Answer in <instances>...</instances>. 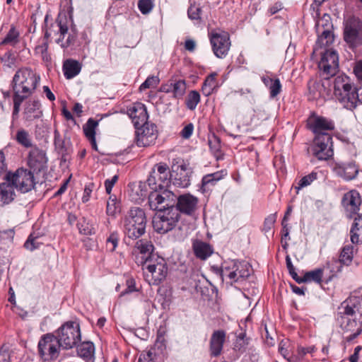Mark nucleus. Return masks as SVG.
I'll use <instances>...</instances> for the list:
<instances>
[{"instance_id": "15", "label": "nucleus", "mask_w": 362, "mask_h": 362, "mask_svg": "<svg viewBox=\"0 0 362 362\" xmlns=\"http://www.w3.org/2000/svg\"><path fill=\"white\" fill-rule=\"evenodd\" d=\"M180 214L175 206L160 207V233L171 230L177 223Z\"/></svg>"}, {"instance_id": "6", "label": "nucleus", "mask_w": 362, "mask_h": 362, "mask_svg": "<svg viewBox=\"0 0 362 362\" xmlns=\"http://www.w3.org/2000/svg\"><path fill=\"white\" fill-rule=\"evenodd\" d=\"M124 233L132 240H136L146 232V217L144 211L139 207H132L124 218Z\"/></svg>"}, {"instance_id": "2", "label": "nucleus", "mask_w": 362, "mask_h": 362, "mask_svg": "<svg viewBox=\"0 0 362 362\" xmlns=\"http://www.w3.org/2000/svg\"><path fill=\"white\" fill-rule=\"evenodd\" d=\"M337 322L347 335L349 342L356 339L362 331V296L352 294L339 308Z\"/></svg>"}, {"instance_id": "39", "label": "nucleus", "mask_w": 362, "mask_h": 362, "mask_svg": "<svg viewBox=\"0 0 362 362\" xmlns=\"http://www.w3.org/2000/svg\"><path fill=\"white\" fill-rule=\"evenodd\" d=\"M160 301L164 310H168L172 303V288L169 286L160 287Z\"/></svg>"}, {"instance_id": "26", "label": "nucleus", "mask_w": 362, "mask_h": 362, "mask_svg": "<svg viewBox=\"0 0 362 362\" xmlns=\"http://www.w3.org/2000/svg\"><path fill=\"white\" fill-rule=\"evenodd\" d=\"M186 83L182 79H171L167 83L160 87V91L173 93V96L177 98H182L186 91Z\"/></svg>"}, {"instance_id": "1", "label": "nucleus", "mask_w": 362, "mask_h": 362, "mask_svg": "<svg viewBox=\"0 0 362 362\" xmlns=\"http://www.w3.org/2000/svg\"><path fill=\"white\" fill-rule=\"evenodd\" d=\"M40 83V76L28 66L19 68L11 81L10 87L13 94V116H17L22 103L35 92Z\"/></svg>"}, {"instance_id": "52", "label": "nucleus", "mask_w": 362, "mask_h": 362, "mask_svg": "<svg viewBox=\"0 0 362 362\" xmlns=\"http://www.w3.org/2000/svg\"><path fill=\"white\" fill-rule=\"evenodd\" d=\"M154 4L153 0H139L138 8L144 15L148 14L153 9Z\"/></svg>"}, {"instance_id": "48", "label": "nucleus", "mask_w": 362, "mask_h": 362, "mask_svg": "<svg viewBox=\"0 0 362 362\" xmlns=\"http://www.w3.org/2000/svg\"><path fill=\"white\" fill-rule=\"evenodd\" d=\"M210 150L216 157V160L223 159V154L221 151V145L219 139L216 136H213L212 139L209 140Z\"/></svg>"}, {"instance_id": "7", "label": "nucleus", "mask_w": 362, "mask_h": 362, "mask_svg": "<svg viewBox=\"0 0 362 362\" xmlns=\"http://www.w3.org/2000/svg\"><path fill=\"white\" fill-rule=\"evenodd\" d=\"M63 349H71L81 339L79 323L76 321H67L53 332Z\"/></svg>"}, {"instance_id": "30", "label": "nucleus", "mask_w": 362, "mask_h": 362, "mask_svg": "<svg viewBox=\"0 0 362 362\" xmlns=\"http://www.w3.org/2000/svg\"><path fill=\"white\" fill-rule=\"evenodd\" d=\"M227 175L226 170H220L214 173L204 175L202 179V185L200 189L203 193L211 189L219 180H222Z\"/></svg>"}, {"instance_id": "24", "label": "nucleus", "mask_w": 362, "mask_h": 362, "mask_svg": "<svg viewBox=\"0 0 362 362\" xmlns=\"http://www.w3.org/2000/svg\"><path fill=\"white\" fill-rule=\"evenodd\" d=\"M154 246L146 240H139L134 245L133 254H141L142 260L141 264H146L148 262L152 261L154 254Z\"/></svg>"}, {"instance_id": "58", "label": "nucleus", "mask_w": 362, "mask_h": 362, "mask_svg": "<svg viewBox=\"0 0 362 362\" xmlns=\"http://www.w3.org/2000/svg\"><path fill=\"white\" fill-rule=\"evenodd\" d=\"M126 286L127 288H125V290L120 293V296H123L126 294L138 291L137 288H136L135 279L132 277L127 279Z\"/></svg>"}, {"instance_id": "55", "label": "nucleus", "mask_w": 362, "mask_h": 362, "mask_svg": "<svg viewBox=\"0 0 362 362\" xmlns=\"http://www.w3.org/2000/svg\"><path fill=\"white\" fill-rule=\"evenodd\" d=\"M37 237H33V235L31 234L29 235L28 238L24 243V247L30 251H33L35 249H37L40 247L41 243H40L37 240Z\"/></svg>"}, {"instance_id": "44", "label": "nucleus", "mask_w": 362, "mask_h": 362, "mask_svg": "<svg viewBox=\"0 0 362 362\" xmlns=\"http://www.w3.org/2000/svg\"><path fill=\"white\" fill-rule=\"evenodd\" d=\"M17 142L25 148L32 146V140L27 131L25 129H20L17 132L16 135Z\"/></svg>"}, {"instance_id": "50", "label": "nucleus", "mask_w": 362, "mask_h": 362, "mask_svg": "<svg viewBox=\"0 0 362 362\" xmlns=\"http://www.w3.org/2000/svg\"><path fill=\"white\" fill-rule=\"evenodd\" d=\"M119 209V203L115 196L110 195L107 202L106 212L109 216H115Z\"/></svg>"}, {"instance_id": "21", "label": "nucleus", "mask_w": 362, "mask_h": 362, "mask_svg": "<svg viewBox=\"0 0 362 362\" xmlns=\"http://www.w3.org/2000/svg\"><path fill=\"white\" fill-rule=\"evenodd\" d=\"M341 202L346 212L351 217L352 215L356 214L360 209L361 196L356 190H351L344 195Z\"/></svg>"}, {"instance_id": "60", "label": "nucleus", "mask_w": 362, "mask_h": 362, "mask_svg": "<svg viewBox=\"0 0 362 362\" xmlns=\"http://www.w3.org/2000/svg\"><path fill=\"white\" fill-rule=\"evenodd\" d=\"M194 126L192 123L187 124L181 131L180 136L183 139H189L193 133Z\"/></svg>"}, {"instance_id": "25", "label": "nucleus", "mask_w": 362, "mask_h": 362, "mask_svg": "<svg viewBox=\"0 0 362 362\" xmlns=\"http://www.w3.org/2000/svg\"><path fill=\"white\" fill-rule=\"evenodd\" d=\"M226 341V332L222 329L214 331L209 342V352L211 357L221 355Z\"/></svg>"}, {"instance_id": "11", "label": "nucleus", "mask_w": 362, "mask_h": 362, "mask_svg": "<svg viewBox=\"0 0 362 362\" xmlns=\"http://www.w3.org/2000/svg\"><path fill=\"white\" fill-rule=\"evenodd\" d=\"M208 35L214 55L219 59L225 58L228 54L231 45L228 33L212 30L209 32Z\"/></svg>"}, {"instance_id": "17", "label": "nucleus", "mask_w": 362, "mask_h": 362, "mask_svg": "<svg viewBox=\"0 0 362 362\" xmlns=\"http://www.w3.org/2000/svg\"><path fill=\"white\" fill-rule=\"evenodd\" d=\"M156 168L158 170V164H155L147 180L148 187V204L150 209L158 212V185L157 184V175Z\"/></svg>"}, {"instance_id": "47", "label": "nucleus", "mask_w": 362, "mask_h": 362, "mask_svg": "<svg viewBox=\"0 0 362 362\" xmlns=\"http://www.w3.org/2000/svg\"><path fill=\"white\" fill-rule=\"evenodd\" d=\"M317 173L312 172L308 175L303 176L298 182L297 185L295 186V189L298 191L305 187L309 186L313 181L317 180Z\"/></svg>"}, {"instance_id": "34", "label": "nucleus", "mask_w": 362, "mask_h": 362, "mask_svg": "<svg viewBox=\"0 0 362 362\" xmlns=\"http://www.w3.org/2000/svg\"><path fill=\"white\" fill-rule=\"evenodd\" d=\"M192 247L195 256L201 259H206L213 252L209 244L200 240H195L193 243Z\"/></svg>"}, {"instance_id": "37", "label": "nucleus", "mask_w": 362, "mask_h": 362, "mask_svg": "<svg viewBox=\"0 0 362 362\" xmlns=\"http://www.w3.org/2000/svg\"><path fill=\"white\" fill-rule=\"evenodd\" d=\"M235 277L231 279L230 282H238L250 276V266L248 263L245 262H240L237 260V264L234 268Z\"/></svg>"}, {"instance_id": "10", "label": "nucleus", "mask_w": 362, "mask_h": 362, "mask_svg": "<svg viewBox=\"0 0 362 362\" xmlns=\"http://www.w3.org/2000/svg\"><path fill=\"white\" fill-rule=\"evenodd\" d=\"M62 347L54 333L43 334L37 344L38 354L45 361H55Z\"/></svg>"}, {"instance_id": "5", "label": "nucleus", "mask_w": 362, "mask_h": 362, "mask_svg": "<svg viewBox=\"0 0 362 362\" xmlns=\"http://www.w3.org/2000/svg\"><path fill=\"white\" fill-rule=\"evenodd\" d=\"M334 95L336 100L348 110L354 109L358 102L362 103V88L353 87L349 78L345 75L334 78Z\"/></svg>"}, {"instance_id": "33", "label": "nucleus", "mask_w": 362, "mask_h": 362, "mask_svg": "<svg viewBox=\"0 0 362 362\" xmlns=\"http://www.w3.org/2000/svg\"><path fill=\"white\" fill-rule=\"evenodd\" d=\"M20 32L14 25H11L5 37L0 42V46L15 47L20 42Z\"/></svg>"}, {"instance_id": "23", "label": "nucleus", "mask_w": 362, "mask_h": 362, "mask_svg": "<svg viewBox=\"0 0 362 362\" xmlns=\"http://www.w3.org/2000/svg\"><path fill=\"white\" fill-rule=\"evenodd\" d=\"M334 173L345 180H351L358 173V166L354 162L337 163L333 168Z\"/></svg>"}, {"instance_id": "8", "label": "nucleus", "mask_w": 362, "mask_h": 362, "mask_svg": "<svg viewBox=\"0 0 362 362\" xmlns=\"http://www.w3.org/2000/svg\"><path fill=\"white\" fill-rule=\"evenodd\" d=\"M4 180L11 182L14 187L21 193L31 191L35 185L33 173L28 169L20 168L14 172L6 173Z\"/></svg>"}, {"instance_id": "27", "label": "nucleus", "mask_w": 362, "mask_h": 362, "mask_svg": "<svg viewBox=\"0 0 362 362\" xmlns=\"http://www.w3.org/2000/svg\"><path fill=\"white\" fill-rule=\"evenodd\" d=\"M15 189L11 182L7 180L0 183V206L8 205L15 200Z\"/></svg>"}, {"instance_id": "41", "label": "nucleus", "mask_w": 362, "mask_h": 362, "mask_svg": "<svg viewBox=\"0 0 362 362\" xmlns=\"http://www.w3.org/2000/svg\"><path fill=\"white\" fill-rule=\"evenodd\" d=\"M324 274L323 269H316L310 272H307L303 275V283L315 282L321 284Z\"/></svg>"}, {"instance_id": "49", "label": "nucleus", "mask_w": 362, "mask_h": 362, "mask_svg": "<svg viewBox=\"0 0 362 362\" xmlns=\"http://www.w3.org/2000/svg\"><path fill=\"white\" fill-rule=\"evenodd\" d=\"M0 59L4 66L13 68L16 66V56L12 50L7 51L0 57Z\"/></svg>"}, {"instance_id": "16", "label": "nucleus", "mask_w": 362, "mask_h": 362, "mask_svg": "<svg viewBox=\"0 0 362 362\" xmlns=\"http://www.w3.org/2000/svg\"><path fill=\"white\" fill-rule=\"evenodd\" d=\"M157 127L146 122L145 126L136 129V143L138 146H148L154 144L157 139Z\"/></svg>"}, {"instance_id": "42", "label": "nucleus", "mask_w": 362, "mask_h": 362, "mask_svg": "<svg viewBox=\"0 0 362 362\" xmlns=\"http://www.w3.org/2000/svg\"><path fill=\"white\" fill-rule=\"evenodd\" d=\"M98 122L93 118H89L83 127L84 134L88 139L95 138V129Z\"/></svg>"}, {"instance_id": "20", "label": "nucleus", "mask_w": 362, "mask_h": 362, "mask_svg": "<svg viewBox=\"0 0 362 362\" xmlns=\"http://www.w3.org/2000/svg\"><path fill=\"white\" fill-rule=\"evenodd\" d=\"M198 202L196 197L190 194H185L177 197L175 207L178 212L191 216L196 211Z\"/></svg>"}, {"instance_id": "57", "label": "nucleus", "mask_w": 362, "mask_h": 362, "mask_svg": "<svg viewBox=\"0 0 362 362\" xmlns=\"http://www.w3.org/2000/svg\"><path fill=\"white\" fill-rule=\"evenodd\" d=\"M278 351L288 362L291 361L290 358H288V341L287 340H281L280 341L279 344Z\"/></svg>"}, {"instance_id": "59", "label": "nucleus", "mask_w": 362, "mask_h": 362, "mask_svg": "<svg viewBox=\"0 0 362 362\" xmlns=\"http://www.w3.org/2000/svg\"><path fill=\"white\" fill-rule=\"evenodd\" d=\"M118 179L119 175H115L111 179H107L105 181V187L107 194H110L112 187H114L115 184L117 182Z\"/></svg>"}, {"instance_id": "56", "label": "nucleus", "mask_w": 362, "mask_h": 362, "mask_svg": "<svg viewBox=\"0 0 362 362\" xmlns=\"http://www.w3.org/2000/svg\"><path fill=\"white\" fill-rule=\"evenodd\" d=\"M138 362H157V356L155 349L149 350L146 354H141Z\"/></svg>"}, {"instance_id": "12", "label": "nucleus", "mask_w": 362, "mask_h": 362, "mask_svg": "<svg viewBox=\"0 0 362 362\" xmlns=\"http://www.w3.org/2000/svg\"><path fill=\"white\" fill-rule=\"evenodd\" d=\"M312 151L319 160H327L333 154L332 137L330 134H318L313 140Z\"/></svg>"}, {"instance_id": "53", "label": "nucleus", "mask_w": 362, "mask_h": 362, "mask_svg": "<svg viewBox=\"0 0 362 362\" xmlns=\"http://www.w3.org/2000/svg\"><path fill=\"white\" fill-rule=\"evenodd\" d=\"M78 229L80 230V233L88 235H92L95 233V228L94 227L90 224L88 221H86V219H83L82 221H80L78 223Z\"/></svg>"}, {"instance_id": "32", "label": "nucleus", "mask_w": 362, "mask_h": 362, "mask_svg": "<svg viewBox=\"0 0 362 362\" xmlns=\"http://www.w3.org/2000/svg\"><path fill=\"white\" fill-rule=\"evenodd\" d=\"M81 70V64L75 59H68L63 62L62 71L66 79L76 76Z\"/></svg>"}, {"instance_id": "18", "label": "nucleus", "mask_w": 362, "mask_h": 362, "mask_svg": "<svg viewBox=\"0 0 362 362\" xmlns=\"http://www.w3.org/2000/svg\"><path fill=\"white\" fill-rule=\"evenodd\" d=\"M48 158L44 150L33 148L28 154V165L33 171L40 173L47 168Z\"/></svg>"}, {"instance_id": "38", "label": "nucleus", "mask_w": 362, "mask_h": 362, "mask_svg": "<svg viewBox=\"0 0 362 362\" xmlns=\"http://www.w3.org/2000/svg\"><path fill=\"white\" fill-rule=\"evenodd\" d=\"M95 346L91 341H83L77 346L78 355L84 359L90 360L94 354Z\"/></svg>"}, {"instance_id": "22", "label": "nucleus", "mask_w": 362, "mask_h": 362, "mask_svg": "<svg viewBox=\"0 0 362 362\" xmlns=\"http://www.w3.org/2000/svg\"><path fill=\"white\" fill-rule=\"evenodd\" d=\"M23 119L25 122L31 123L39 119L42 116L41 103L37 100H30L26 101L23 109Z\"/></svg>"}, {"instance_id": "36", "label": "nucleus", "mask_w": 362, "mask_h": 362, "mask_svg": "<svg viewBox=\"0 0 362 362\" xmlns=\"http://www.w3.org/2000/svg\"><path fill=\"white\" fill-rule=\"evenodd\" d=\"M235 264H237L236 259H228L222 262L219 272L223 279H228L230 281L231 279L235 277V269L234 270Z\"/></svg>"}, {"instance_id": "64", "label": "nucleus", "mask_w": 362, "mask_h": 362, "mask_svg": "<svg viewBox=\"0 0 362 362\" xmlns=\"http://www.w3.org/2000/svg\"><path fill=\"white\" fill-rule=\"evenodd\" d=\"M354 71L356 77L362 81V60L356 62Z\"/></svg>"}, {"instance_id": "43", "label": "nucleus", "mask_w": 362, "mask_h": 362, "mask_svg": "<svg viewBox=\"0 0 362 362\" xmlns=\"http://www.w3.org/2000/svg\"><path fill=\"white\" fill-rule=\"evenodd\" d=\"M202 8L200 6H197L195 4H191L190 6L187 9L188 18L195 21L196 24L202 23Z\"/></svg>"}, {"instance_id": "61", "label": "nucleus", "mask_w": 362, "mask_h": 362, "mask_svg": "<svg viewBox=\"0 0 362 362\" xmlns=\"http://www.w3.org/2000/svg\"><path fill=\"white\" fill-rule=\"evenodd\" d=\"M322 87V84H320V83H317L315 81H313V82L310 81L308 83V88L310 90V92L313 93L314 97H320V96H321L320 93L319 92L317 93L315 91V90H317V89H319V88H320Z\"/></svg>"}, {"instance_id": "62", "label": "nucleus", "mask_w": 362, "mask_h": 362, "mask_svg": "<svg viewBox=\"0 0 362 362\" xmlns=\"http://www.w3.org/2000/svg\"><path fill=\"white\" fill-rule=\"evenodd\" d=\"M156 78L154 76H150L146 78V80L140 86L139 90L140 91H143L146 88H149L153 86L156 83Z\"/></svg>"}, {"instance_id": "9", "label": "nucleus", "mask_w": 362, "mask_h": 362, "mask_svg": "<svg viewBox=\"0 0 362 362\" xmlns=\"http://www.w3.org/2000/svg\"><path fill=\"white\" fill-rule=\"evenodd\" d=\"M344 40L352 49L362 45V21L359 18L350 16L344 19Z\"/></svg>"}, {"instance_id": "46", "label": "nucleus", "mask_w": 362, "mask_h": 362, "mask_svg": "<svg viewBox=\"0 0 362 362\" xmlns=\"http://www.w3.org/2000/svg\"><path fill=\"white\" fill-rule=\"evenodd\" d=\"M354 247L352 245H345L341 252L339 256L340 262L344 264L349 265L353 259Z\"/></svg>"}, {"instance_id": "54", "label": "nucleus", "mask_w": 362, "mask_h": 362, "mask_svg": "<svg viewBox=\"0 0 362 362\" xmlns=\"http://www.w3.org/2000/svg\"><path fill=\"white\" fill-rule=\"evenodd\" d=\"M281 83L280 80L277 78H275L273 82L268 87L269 90V95L270 98H274L276 97L281 91Z\"/></svg>"}, {"instance_id": "3", "label": "nucleus", "mask_w": 362, "mask_h": 362, "mask_svg": "<svg viewBox=\"0 0 362 362\" xmlns=\"http://www.w3.org/2000/svg\"><path fill=\"white\" fill-rule=\"evenodd\" d=\"M70 23L71 20L68 19L66 14H59L56 21L46 29L44 39L35 47V52L42 54L45 59V55L47 54L48 49L47 39L52 35L57 36L55 42L62 48L66 49L74 45L77 39V33L74 28H71L69 31Z\"/></svg>"}, {"instance_id": "51", "label": "nucleus", "mask_w": 362, "mask_h": 362, "mask_svg": "<svg viewBox=\"0 0 362 362\" xmlns=\"http://www.w3.org/2000/svg\"><path fill=\"white\" fill-rule=\"evenodd\" d=\"M119 239V234L117 232L111 233L106 240V250L111 252L115 251L117 247Z\"/></svg>"}, {"instance_id": "29", "label": "nucleus", "mask_w": 362, "mask_h": 362, "mask_svg": "<svg viewBox=\"0 0 362 362\" xmlns=\"http://www.w3.org/2000/svg\"><path fill=\"white\" fill-rule=\"evenodd\" d=\"M148 193L145 183L140 182L139 184H130L128 185V196L134 203H141Z\"/></svg>"}, {"instance_id": "31", "label": "nucleus", "mask_w": 362, "mask_h": 362, "mask_svg": "<svg viewBox=\"0 0 362 362\" xmlns=\"http://www.w3.org/2000/svg\"><path fill=\"white\" fill-rule=\"evenodd\" d=\"M166 185L163 182L160 183V207L166 208L175 206L177 197L172 191L163 189Z\"/></svg>"}, {"instance_id": "14", "label": "nucleus", "mask_w": 362, "mask_h": 362, "mask_svg": "<svg viewBox=\"0 0 362 362\" xmlns=\"http://www.w3.org/2000/svg\"><path fill=\"white\" fill-rule=\"evenodd\" d=\"M338 60V55L335 51L327 49L323 53L318 66L322 71L325 79L336 74L339 67Z\"/></svg>"}, {"instance_id": "13", "label": "nucleus", "mask_w": 362, "mask_h": 362, "mask_svg": "<svg viewBox=\"0 0 362 362\" xmlns=\"http://www.w3.org/2000/svg\"><path fill=\"white\" fill-rule=\"evenodd\" d=\"M332 28L330 17L327 14H325L322 19L316 22V28L318 33V37L315 44L317 47H325L333 42L334 35L331 31Z\"/></svg>"}, {"instance_id": "63", "label": "nucleus", "mask_w": 362, "mask_h": 362, "mask_svg": "<svg viewBox=\"0 0 362 362\" xmlns=\"http://www.w3.org/2000/svg\"><path fill=\"white\" fill-rule=\"evenodd\" d=\"M316 351L315 346H310L308 347L299 346L298 348V353L301 356H305L307 354H313Z\"/></svg>"}, {"instance_id": "40", "label": "nucleus", "mask_w": 362, "mask_h": 362, "mask_svg": "<svg viewBox=\"0 0 362 362\" xmlns=\"http://www.w3.org/2000/svg\"><path fill=\"white\" fill-rule=\"evenodd\" d=\"M216 76L217 74L216 73H212L206 78L202 87V93L205 95L208 96L211 95L213 90L216 88L218 84Z\"/></svg>"}, {"instance_id": "4", "label": "nucleus", "mask_w": 362, "mask_h": 362, "mask_svg": "<svg viewBox=\"0 0 362 362\" xmlns=\"http://www.w3.org/2000/svg\"><path fill=\"white\" fill-rule=\"evenodd\" d=\"M162 157L167 158L169 160L171 159V172L170 177H168L167 170L169 167L166 163H160V181L163 182V185L168 186L173 180V185L179 187L185 188L190 185V177L192 173V168L188 164L177 155L174 154L173 151H162Z\"/></svg>"}, {"instance_id": "19", "label": "nucleus", "mask_w": 362, "mask_h": 362, "mask_svg": "<svg viewBox=\"0 0 362 362\" xmlns=\"http://www.w3.org/2000/svg\"><path fill=\"white\" fill-rule=\"evenodd\" d=\"M127 115L131 118L135 129L145 126L148 119V114L145 105L141 103H135L127 107Z\"/></svg>"}, {"instance_id": "35", "label": "nucleus", "mask_w": 362, "mask_h": 362, "mask_svg": "<svg viewBox=\"0 0 362 362\" xmlns=\"http://www.w3.org/2000/svg\"><path fill=\"white\" fill-rule=\"evenodd\" d=\"M351 241L354 244L362 243V215H358L350 230Z\"/></svg>"}, {"instance_id": "28", "label": "nucleus", "mask_w": 362, "mask_h": 362, "mask_svg": "<svg viewBox=\"0 0 362 362\" xmlns=\"http://www.w3.org/2000/svg\"><path fill=\"white\" fill-rule=\"evenodd\" d=\"M310 129L317 135L318 134H328L326 131L334 129V123L332 120L323 117H315L310 123Z\"/></svg>"}, {"instance_id": "45", "label": "nucleus", "mask_w": 362, "mask_h": 362, "mask_svg": "<svg viewBox=\"0 0 362 362\" xmlns=\"http://www.w3.org/2000/svg\"><path fill=\"white\" fill-rule=\"evenodd\" d=\"M200 102V95L197 90H191L187 95L185 104L188 109L194 110Z\"/></svg>"}]
</instances>
